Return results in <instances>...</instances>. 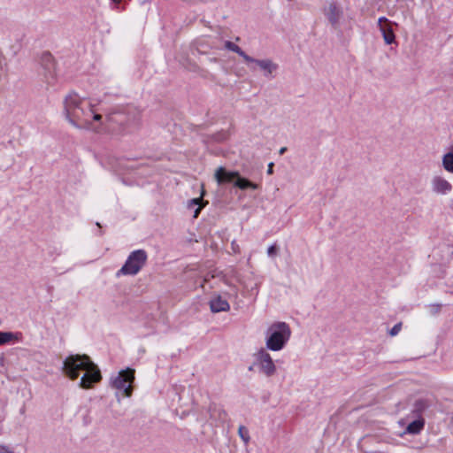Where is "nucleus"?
I'll use <instances>...</instances> for the list:
<instances>
[{
  "instance_id": "14",
  "label": "nucleus",
  "mask_w": 453,
  "mask_h": 453,
  "mask_svg": "<svg viewBox=\"0 0 453 453\" xmlns=\"http://www.w3.org/2000/svg\"><path fill=\"white\" fill-rule=\"evenodd\" d=\"M249 63H255L258 67L264 71L265 76L268 77L277 70L278 65L273 63L271 59H256L250 61Z\"/></svg>"
},
{
  "instance_id": "30",
  "label": "nucleus",
  "mask_w": 453,
  "mask_h": 453,
  "mask_svg": "<svg viewBox=\"0 0 453 453\" xmlns=\"http://www.w3.org/2000/svg\"><path fill=\"white\" fill-rule=\"evenodd\" d=\"M286 150H287V149H286L285 147L281 148V149L280 150V154H283V153L286 151Z\"/></svg>"
},
{
  "instance_id": "22",
  "label": "nucleus",
  "mask_w": 453,
  "mask_h": 453,
  "mask_svg": "<svg viewBox=\"0 0 453 453\" xmlns=\"http://www.w3.org/2000/svg\"><path fill=\"white\" fill-rule=\"evenodd\" d=\"M238 434L245 445L249 444V442L250 441V436L249 430L246 426H240L238 428Z\"/></svg>"
},
{
  "instance_id": "9",
  "label": "nucleus",
  "mask_w": 453,
  "mask_h": 453,
  "mask_svg": "<svg viewBox=\"0 0 453 453\" xmlns=\"http://www.w3.org/2000/svg\"><path fill=\"white\" fill-rule=\"evenodd\" d=\"M236 171H227L225 167L219 166L215 170L214 178L218 184L234 182L238 176Z\"/></svg>"
},
{
  "instance_id": "7",
  "label": "nucleus",
  "mask_w": 453,
  "mask_h": 453,
  "mask_svg": "<svg viewBox=\"0 0 453 453\" xmlns=\"http://www.w3.org/2000/svg\"><path fill=\"white\" fill-rule=\"evenodd\" d=\"M323 13L334 28L340 27L344 17L343 8L340 3L336 1L327 2L323 8Z\"/></svg>"
},
{
  "instance_id": "18",
  "label": "nucleus",
  "mask_w": 453,
  "mask_h": 453,
  "mask_svg": "<svg viewBox=\"0 0 453 453\" xmlns=\"http://www.w3.org/2000/svg\"><path fill=\"white\" fill-rule=\"evenodd\" d=\"M204 194V191H202V195L200 197L193 198L188 202V208L192 209L196 207V210L194 211V218H197L202 208L204 206V203H203V196Z\"/></svg>"
},
{
  "instance_id": "32",
  "label": "nucleus",
  "mask_w": 453,
  "mask_h": 453,
  "mask_svg": "<svg viewBox=\"0 0 453 453\" xmlns=\"http://www.w3.org/2000/svg\"><path fill=\"white\" fill-rule=\"evenodd\" d=\"M451 208L453 209V203H452Z\"/></svg>"
},
{
  "instance_id": "13",
  "label": "nucleus",
  "mask_w": 453,
  "mask_h": 453,
  "mask_svg": "<svg viewBox=\"0 0 453 453\" xmlns=\"http://www.w3.org/2000/svg\"><path fill=\"white\" fill-rule=\"evenodd\" d=\"M432 188L437 194L446 195L452 189V186L447 180L437 176L432 180Z\"/></svg>"
},
{
  "instance_id": "8",
  "label": "nucleus",
  "mask_w": 453,
  "mask_h": 453,
  "mask_svg": "<svg viewBox=\"0 0 453 453\" xmlns=\"http://www.w3.org/2000/svg\"><path fill=\"white\" fill-rule=\"evenodd\" d=\"M393 23L385 17L378 19V27L386 44L389 45L395 42V35L392 28Z\"/></svg>"
},
{
  "instance_id": "12",
  "label": "nucleus",
  "mask_w": 453,
  "mask_h": 453,
  "mask_svg": "<svg viewBox=\"0 0 453 453\" xmlns=\"http://www.w3.org/2000/svg\"><path fill=\"white\" fill-rule=\"evenodd\" d=\"M210 308L214 313L227 311L230 310V304L221 295L215 294L210 301Z\"/></svg>"
},
{
  "instance_id": "4",
  "label": "nucleus",
  "mask_w": 453,
  "mask_h": 453,
  "mask_svg": "<svg viewBox=\"0 0 453 453\" xmlns=\"http://www.w3.org/2000/svg\"><path fill=\"white\" fill-rule=\"evenodd\" d=\"M267 350V349L260 348L254 354V363L253 365L249 367V371H252L253 366H256L257 367L258 372L267 378L273 377L276 374V365Z\"/></svg>"
},
{
  "instance_id": "25",
  "label": "nucleus",
  "mask_w": 453,
  "mask_h": 453,
  "mask_svg": "<svg viewBox=\"0 0 453 453\" xmlns=\"http://www.w3.org/2000/svg\"><path fill=\"white\" fill-rule=\"evenodd\" d=\"M277 251H278V248L276 247V245H272L268 248L267 254L270 257H273L277 254Z\"/></svg>"
},
{
  "instance_id": "23",
  "label": "nucleus",
  "mask_w": 453,
  "mask_h": 453,
  "mask_svg": "<svg viewBox=\"0 0 453 453\" xmlns=\"http://www.w3.org/2000/svg\"><path fill=\"white\" fill-rule=\"evenodd\" d=\"M402 329V323H397L395 324L392 328L391 330L389 331V334L391 336H395Z\"/></svg>"
},
{
  "instance_id": "2",
  "label": "nucleus",
  "mask_w": 453,
  "mask_h": 453,
  "mask_svg": "<svg viewBox=\"0 0 453 453\" xmlns=\"http://www.w3.org/2000/svg\"><path fill=\"white\" fill-rule=\"evenodd\" d=\"M64 115L65 119L75 128L84 127L88 124V115L91 114L92 102L80 96L75 92L65 96L63 101Z\"/></svg>"
},
{
  "instance_id": "27",
  "label": "nucleus",
  "mask_w": 453,
  "mask_h": 453,
  "mask_svg": "<svg viewBox=\"0 0 453 453\" xmlns=\"http://www.w3.org/2000/svg\"><path fill=\"white\" fill-rule=\"evenodd\" d=\"M0 453H13V452L5 446H0Z\"/></svg>"
},
{
  "instance_id": "28",
  "label": "nucleus",
  "mask_w": 453,
  "mask_h": 453,
  "mask_svg": "<svg viewBox=\"0 0 453 453\" xmlns=\"http://www.w3.org/2000/svg\"><path fill=\"white\" fill-rule=\"evenodd\" d=\"M273 163H270L269 165H268V170H267V173L268 174H272L273 173Z\"/></svg>"
},
{
  "instance_id": "19",
  "label": "nucleus",
  "mask_w": 453,
  "mask_h": 453,
  "mask_svg": "<svg viewBox=\"0 0 453 453\" xmlns=\"http://www.w3.org/2000/svg\"><path fill=\"white\" fill-rule=\"evenodd\" d=\"M429 403L426 399H418L415 401L413 404L412 413L415 417L421 416V413L424 412L428 407Z\"/></svg>"
},
{
  "instance_id": "10",
  "label": "nucleus",
  "mask_w": 453,
  "mask_h": 453,
  "mask_svg": "<svg viewBox=\"0 0 453 453\" xmlns=\"http://www.w3.org/2000/svg\"><path fill=\"white\" fill-rule=\"evenodd\" d=\"M103 124V116L96 112V111L95 110V106L92 104L91 114L88 115V124L84 127H80V129H88L98 132Z\"/></svg>"
},
{
  "instance_id": "1",
  "label": "nucleus",
  "mask_w": 453,
  "mask_h": 453,
  "mask_svg": "<svg viewBox=\"0 0 453 453\" xmlns=\"http://www.w3.org/2000/svg\"><path fill=\"white\" fill-rule=\"evenodd\" d=\"M84 372L79 386L88 389L101 380L102 376L98 366L87 355H70L63 362V372L71 380H76L80 372Z\"/></svg>"
},
{
  "instance_id": "5",
  "label": "nucleus",
  "mask_w": 453,
  "mask_h": 453,
  "mask_svg": "<svg viewBox=\"0 0 453 453\" xmlns=\"http://www.w3.org/2000/svg\"><path fill=\"white\" fill-rule=\"evenodd\" d=\"M147 261V254L143 250H137L128 256L124 265L117 273L119 275H135L143 267Z\"/></svg>"
},
{
  "instance_id": "16",
  "label": "nucleus",
  "mask_w": 453,
  "mask_h": 453,
  "mask_svg": "<svg viewBox=\"0 0 453 453\" xmlns=\"http://www.w3.org/2000/svg\"><path fill=\"white\" fill-rule=\"evenodd\" d=\"M224 47L228 50L237 53L248 64L250 61H254V58L247 55L237 44L234 43L233 42L226 41Z\"/></svg>"
},
{
  "instance_id": "17",
  "label": "nucleus",
  "mask_w": 453,
  "mask_h": 453,
  "mask_svg": "<svg viewBox=\"0 0 453 453\" xmlns=\"http://www.w3.org/2000/svg\"><path fill=\"white\" fill-rule=\"evenodd\" d=\"M234 187L239 188L240 189L245 190L248 188L251 189H257L259 188V185L257 183H254L248 179L242 178L240 176V173H238V176L236 177L235 181L234 182Z\"/></svg>"
},
{
  "instance_id": "20",
  "label": "nucleus",
  "mask_w": 453,
  "mask_h": 453,
  "mask_svg": "<svg viewBox=\"0 0 453 453\" xmlns=\"http://www.w3.org/2000/svg\"><path fill=\"white\" fill-rule=\"evenodd\" d=\"M442 165L445 170L453 173V153L449 152L442 158Z\"/></svg>"
},
{
  "instance_id": "3",
  "label": "nucleus",
  "mask_w": 453,
  "mask_h": 453,
  "mask_svg": "<svg viewBox=\"0 0 453 453\" xmlns=\"http://www.w3.org/2000/svg\"><path fill=\"white\" fill-rule=\"evenodd\" d=\"M290 326L283 321H274L265 332V347L271 351L282 350L291 337Z\"/></svg>"
},
{
  "instance_id": "26",
  "label": "nucleus",
  "mask_w": 453,
  "mask_h": 453,
  "mask_svg": "<svg viewBox=\"0 0 453 453\" xmlns=\"http://www.w3.org/2000/svg\"><path fill=\"white\" fill-rule=\"evenodd\" d=\"M115 9H120L123 0H111Z\"/></svg>"
},
{
  "instance_id": "11",
  "label": "nucleus",
  "mask_w": 453,
  "mask_h": 453,
  "mask_svg": "<svg viewBox=\"0 0 453 453\" xmlns=\"http://www.w3.org/2000/svg\"><path fill=\"white\" fill-rule=\"evenodd\" d=\"M220 281H223L226 285H228V282L226 281L225 276L222 275L220 272L212 271L204 276L203 282L201 284V288H204L205 285L207 284L209 285L210 288H214L219 287Z\"/></svg>"
},
{
  "instance_id": "6",
  "label": "nucleus",
  "mask_w": 453,
  "mask_h": 453,
  "mask_svg": "<svg viewBox=\"0 0 453 453\" xmlns=\"http://www.w3.org/2000/svg\"><path fill=\"white\" fill-rule=\"evenodd\" d=\"M134 380V370L127 369L120 371L115 377L111 379V385L113 388L122 393L123 396L132 395V384Z\"/></svg>"
},
{
  "instance_id": "29",
  "label": "nucleus",
  "mask_w": 453,
  "mask_h": 453,
  "mask_svg": "<svg viewBox=\"0 0 453 453\" xmlns=\"http://www.w3.org/2000/svg\"><path fill=\"white\" fill-rule=\"evenodd\" d=\"M44 58H45L48 61H51V56H50V54H46V55L44 56Z\"/></svg>"
},
{
  "instance_id": "15",
  "label": "nucleus",
  "mask_w": 453,
  "mask_h": 453,
  "mask_svg": "<svg viewBox=\"0 0 453 453\" xmlns=\"http://www.w3.org/2000/svg\"><path fill=\"white\" fill-rule=\"evenodd\" d=\"M417 418L411 423L408 424L405 433L410 434H419L425 426V419L421 417H416Z\"/></svg>"
},
{
  "instance_id": "31",
  "label": "nucleus",
  "mask_w": 453,
  "mask_h": 453,
  "mask_svg": "<svg viewBox=\"0 0 453 453\" xmlns=\"http://www.w3.org/2000/svg\"><path fill=\"white\" fill-rule=\"evenodd\" d=\"M232 247H233V250H234V251H236V250H235V249H236V246H235V244H234V242H232Z\"/></svg>"
},
{
  "instance_id": "21",
  "label": "nucleus",
  "mask_w": 453,
  "mask_h": 453,
  "mask_svg": "<svg viewBox=\"0 0 453 453\" xmlns=\"http://www.w3.org/2000/svg\"><path fill=\"white\" fill-rule=\"evenodd\" d=\"M13 340H17L15 334L12 332H0V345L8 343Z\"/></svg>"
},
{
  "instance_id": "24",
  "label": "nucleus",
  "mask_w": 453,
  "mask_h": 453,
  "mask_svg": "<svg viewBox=\"0 0 453 453\" xmlns=\"http://www.w3.org/2000/svg\"><path fill=\"white\" fill-rule=\"evenodd\" d=\"M231 290L226 294L229 297L237 298L238 297V288L235 286H230Z\"/></svg>"
}]
</instances>
